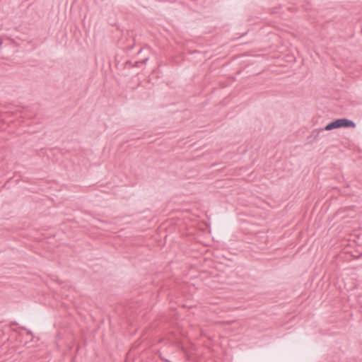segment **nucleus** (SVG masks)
I'll use <instances>...</instances> for the list:
<instances>
[{
	"label": "nucleus",
	"instance_id": "nucleus-1",
	"mask_svg": "<svg viewBox=\"0 0 362 362\" xmlns=\"http://www.w3.org/2000/svg\"><path fill=\"white\" fill-rule=\"evenodd\" d=\"M341 127H345V128L353 127V128H354V127H356V123L354 122H353L352 120H350L346 118H340V119H335V120L329 122V124H327L325 127V129L327 131H329V130H332V129H338V128H341Z\"/></svg>",
	"mask_w": 362,
	"mask_h": 362
},
{
	"label": "nucleus",
	"instance_id": "nucleus-2",
	"mask_svg": "<svg viewBox=\"0 0 362 362\" xmlns=\"http://www.w3.org/2000/svg\"><path fill=\"white\" fill-rule=\"evenodd\" d=\"M324 130H325V127L320 129H314L311 132L310 136L313 137L315 139H317L320 132H323Z\"/></svg>",
	"mask_w": 362,
	"mask_h": 362
}]
</instances>
